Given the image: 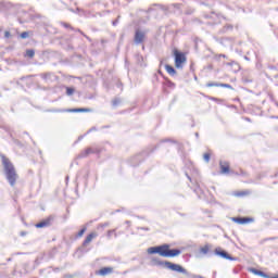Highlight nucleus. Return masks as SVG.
Segmentation results:
<instances>
[{"mask_svg": "<svg viewBox=\"0 0 278 278\" xmlns=\"http://www.w3.org/2000/svg\"><path fill=\"white\" fill-rule=\"evenodd\" d=\"M85 36V38H87L88 39V36L87 35H84Z\"/></svg>", "mask_w": 278, "mask_h": 278, "instance_id": "c03bdc74", "label": "nucleus"}, {"mask_svg": "<svg viewBox=\"0 0 278 278\" xmlns=\"http://www.w3.org/2000/svg\"><path fill=\"white\" fill-rule=\"evenodd\" d=\"M0 157L2 160V166L7 181L10 184L12 188H14V186H16V181L18 180L16 167H14V164L12 163V161H10V159L7 157L5 154H1Z\"/></svg>", "mask_w": 278, "mask_h": 278, "instance_id": "f257e3e1", "label": "nucleus"}, {"mask_svg": "<svg viewBox=\"0 0 278 278\" xmlns=\"http://www.w3.org/2000/svg\"><path fill=\"white\" fill-rule=\"evenodd\" d=\"M85 36V38H87L88 39V36L87 35H84Z\"/></svg>", "mask_w": 278, "mask_h": 278, "instance_id": "49530a36", "label": "nucleus"}, {"mask_svg": "<svg viewBox=\"0 0 278 278\" xmlns=\"http://www.w3.org/2000/svg\"><path fill=\"white\" fill-rule=\"evenodd\" d=\"M244 60H249V56H244Z\"/></svg>", "mask_w": 278, "mask_h": 278, "instance_id": "a19ab883", "label": "nucleus"}, {"mask_svg": "<svg viewBox=\"0 0 278 278\" xmlns=\"http://www.w3.org/2000/svg\"><path fill=\"white\" fill-rule=\"evenodd\" d=\"M26 55H27V58H34V55H36V51L29 49L26 51Z\"/></svg>", "mask_w": 278, "mask_h": 278, "instance_id": "4be33fe9", "label": "nucleus"}, {"mask_svg": "<svg viewBox=\"0 0 278 278\" xmlns=\"http://www.w3.org/2000/svg\"><path fill=\"white\" fill-rule=\"evenodd\" d=\"M195 137L199 138V132H195Z\"/></svg>", "mask_w": 278, "mask_h": 278, "instance_id": "4c0bfd02", "label": "nucleus"}, {"mask_svg": "<svg viewBox=\"0 0 278 278\" xmlns=\"http://www.w3.org/2000/svg\"><path fill=\"white\" fill-rule=\"evenodd\" d=\"M237 197H244V193L239 192V193H237Z\"/></svg>", "mask_w": 278, "mask_h": 278, "instance_id": "473e14b6", "label": "nucleus"}, {"mask_svg": "<svg viewBox=\"0 0 278 278\" xmlns=\"http://www.w3.org/2000/svg\"><path fill=\"white\" fill-rule=\"evenodd\" d=\"M90 153H94V151L91 150V148H87L84 152L80 153V157H88Z\"/></svg>", "mask_w": 278, "mask_h": 278, "instance_id": "2eb2a0df", "label": "nucleus"}, {"mask_svg": "<svg viewBox=\"0 0 278 278\" xmlns=\"http://www.w3.org/2000/svg\"><path fill=\"white\" fill-rule=\"evenodd\" d=\"M215 255L223 257V260H229L230 262H236V257L230 256L229 253H227V251H225L220 248L215 249Z\"/></svg>", "mask_w": 278, "mask_h": 278, "instance_id": "20e7f679", "label": "nucleus"}, {"mask_svg": "<svg viewBox=\"0 0 278 278\" xmlns=\"http://www.w3.org/2000/svg\"><path fill=\"white\" fill-rule=\"evenodd\" d=\"M104 227H110V222H106V223H104V224H100V225L98 226V229H104Z\"/></svg>", "mask_w": 278, "mask_h": 278, "instance_id": "b1692460", "label": "nucleus"}, {"mask_svg": "<svg viewBox=\"0 0 278 278\" xmlns=\"http://www.w3.org/2000/svg\"><path fill=\"white\" fill-rule=\"evenodd\" d=\"M206 88H220V83H207Z\"/></svg>", "mask_w": 278, "mask_h": 278, "instance_id": "f3484780", "label": "nucleus"}, {"mask_svg": "<svg viewBox=\"0 0 278 278\" xmlns=\"http://www.w3.org/2000/svg\"><path fill=\"white\" fill-rule=\"evenodd\" d=\"M94 238H97V233L96 232H91L89 233L86 239L83 242V247H88V244H90L92 242V240H94Z\"/></svg>", "mask_w": 278, "mask_h": 278, "instance_id": "1a4fd4ad", "label": "nucleus"}, {"mask_svg": "<svg viewBox=\"0 0 278 278\" xmlns=\"http://www.w3.org/2000/svg\"><path fill=\"white\" fill-rule=\"evenodd\" d=\"M188 179L191 181L192 178H190V176H188Z\"/></svg>", "mask_w": 278, "mask_h": 278, "instance_id": "79ce46f5", "label": "nucleus"}, {"mask_svg": "<svg viewBox=\"0 0 278 278\" xmlns=\"http://www.w3.org/2000/svg\"><path fill=\"white\" fill-rule=\"evenodd\" d=\"M219 88H230V90L233 89V87H231V85H229V84H223V83H220Z\"/></svg>", "mask_w": 278, "mask_h": 278, "instance_id": "393cba45", "label": "nucleus"}, {"mask_svg": "<svg viewBox=\"0 0 278 278\" xmlns=\"http://www.w3.org/2000/svg\"><path fill=\"white\" fill-rule=\"evenodd\" d=\"M148 253L150 255H155L157 253L161 257H177L178 255H181V250L170 249L169 244H163L149 248Z\"/></svg>", "mask_w": 278, "mask_h": 278, "instance_id": "f03ea898", "label": "nucleus"}, {"mask_svg": "<svg viewBox=\"0 0 278 278\" xmlns=\"http://www.w3.org/2000/svg\"><path fill=\"white\" fill-rule=\"evenodd\" d=\"M233 223H238V225H247V223H251V218L249 217H232Z\"/></svg>", "mask_w": 278, "mask_h": 278, "instance_id": "6e6552de", "label": "nucleus"}, {"mask_svg": "<svg viewBox=\"0 0 278 278\" xmlns=\"http://www.w3.org/2000/svg\"><path fill=\"white\" fill-rule=\"evenodd\" d=\"M85 36V38H87L88 39V36L87 35H84Z\"/></svg>", "mask_w": 278, "mask_h": 278, "instance_id": "37998d69", "label": "nucleus"}, {"mask_svg": "<svg viewBox=\"0 0 278 278\" xmlns=\"http://www.w3.org/2000/svg\"><path fill=\"white\" fill-rule=\"evenodd\" d=\"M84 233H86V227L81 228L79 231H78V238H81V236H84Z\"/></svg>", "mask_w": 278, "mask_h": 278, "instance_id": "a878e982", "label": "nucleus"}, {"mask_svg": "<svg viewBox=\"0 0 278 278\" xmlns=\"http://www.w3.org/2000/svg\"><path fill=\"white\" fill-rule=\"evenodd\" d=\"M22 236H25V232H22Z\"/></svg>", "mask_w": 278, "mask_h": 278, "instance_id": "09e8293b", "label": "nucleus"}, {"mask_svg": "<svg viewBox=\"0 0 278 278\" xmlns=\"http://www.w3.org/2000/svg\"><path fill=\"white\" fill-rule=\"evenodd\" d=\"M139 229H142L143 231H150L149 227H140Z\"/></svg>", "mask_w": 278, "mask_h": 278, "instance_id": "7c9ffc66", "label": "nucleus"}, {"mask_svg": "<svg viewBox=\"0 0 278 278\" xmlns=\"http://www.w3.org/2000/svg\"><path fill=\"white\" fill-rule=\"evenodd\" d=\"M66 94L67 97L75 94V89L73 87H66Z\"/></svg>", "mask_w": 278, "mask_h": 278, "instance_id": "a211bd4d", "label": "nucleus"}, {"mask_svg": "<svg viewBox=\"0 0 278 278\" xmlns=\"http://www.w3.org/2000/svg\"><path fill=\"white\" fill-rule=\"evenodd\" d=\"M203 159H204V162H206V164L210 163V153H205L203 155Z\"/></svg>", "mask_w": 278, "mask_h": 278, "instance_id": "bb28decb", "label": "nucleus"}, {"mask_svg": "<svg viewBox=\"0 0 278 278\" xmlns=\"http://www.w3.org/2000/svg\"><path fill=\"white\" fill-rule=\"evenodd\" d=\"M113 108H117V105H121V98H115L112 101Z\"/></svg>", "mask_w": 278, "mask_h": 278, "instance_id": "aec40b11", "label": "nucleus"}, {"mask_svg": "<svg viewBox=\"0 0 278 278\" xmlns=\"http://www.w3.org/2000/svg\"><path fill=\"white\" fill-rule=\"evenodd\" d=\"M85 36V38H87L88 39V36L87 35H84Z\"/></svg>", "mask_w": 278, "mask_h": 278, "instance_id": "a18cd8bd", "label": "nucleus"}, {"mask_svg": "<svg viewBox=\"0 0 278 278\" xmlns=\"http://www.w3.org/2000/svg\"><path fill=\"white\" fill-rule=\"evenodd\" d=\"M219 166L222 175H227V173H229V163L220 161Z\"/></svg>", "mask_w": 278, "mask_h": 278, "instance_id": "9d476101", "label": "nucleus"}, {"mask_svg": "<svg viewBox=\"0 0 278 278\" xmlns=\"http://www.w3.org/2000/svg\"><path fill=\"white\" fill-rule=\"evenodd\" d=\"M10 36H11V34H10V31H4V38H10Z\"/></svg>", "mask_w": 278, "mask_h": 278, "instance_id": "c756f323", "label": "nucleus"}, {"mask_svg": "<svg viewBox=\"0 0 278 278\" xmlns=\"http://www.w3.org/2000/svg\"><path fill=\"white\" fill-rule=\"evenodd\" d=\"M269 278H278V276H273V277L269 276Z\"/></svg>", "mask_w": 278, "mask_h": 278, "instance_id": "58836bf2", "label": "nucleus"}, {"mask_svg": "<svg viewBox=\"0 0 278 278\" xmlns=\"http://www.w3.org/2000/svg\"><path fill=\"white\" fill-rule=\"evenodd\" d=\"M112 273H114V267H103L97 271V275H100V277H106V275H112Z\"/></svg>", "mask_w": 278, "mask_h": 278, "instance_id": "423d86ee", "label": "nucleus"}, {"mask_svg": "<svg viewBox=\"0 0 278 278\" xmlns=\"http://www.w3.org/2000/svg\"><path fill=\"white\" fill-rule=\"evenodd\" d=\"M250 273H253V275H257L258 277H263V278H270V276H268V274L256 269V268H250Z\"/></svg>", "mask_w": 278, "mask_h": 278, "instance_id": "9b49d317", "label": "nucleus"}, {"mask_svg": "<svg viewBox=\"0 0 278 278\" xmlns=\"http://www.w3.org/2000/svg\"><path fill=\"white\" fill-rule=\"evenodd\" d=\"M52 220H53V217L50 216V217H48V218H46V219H43V220L37 223V224L35 225V227H37V229H42V228H45V227H50Z\"/></svg>", "mask_w": 278, "mask_h": 278, "instance_id": "39448f33", "label": "nucleus"}, {"mask_svg": "<svg viewBox=\"0 0 278 278\" xmlns=\"http://www.w3.org/2000/svg\"><path fill=\"white\" fill-rule=\"evenodd\" d=\"M20 38H22L23 40H25V38H29V33H28V31H23V33L20 35Z\"/></svg>", "mask_w": 278, "mask_h": 278, "instance_id": "5701e85b", "label": "nucleus"}, {"mask_svg": "<svg viewBox=\"0 0 278 278\" xmlns=\"http://www.w3.org/2000/svg\"><path fill=\"white\" fill-rule=\"evenodd\" d=\"M77 31H79V34H84L80 29H78Z\"/></svg>", "mask_w": 278, "mask_h": 278, "instance_id": "ea45409f", "label": "nucleus"}, {"mask_svg": "<svg viewBox=\"0 0 278 278\" xmlns=\"http://www.w3.org/2000/svg\"><path fill=\"white\" fill-rule=\"evenodd\" d=\"M136 60H137L138 64H140V66H142V62H144V58L140 54H137Z\"/></svg>", "mask_w": 278, "mask_h": 278, "instance_id": "412c9836", "label": "nucleus"}, {"mask_svg": "<svg viewBox=\"0 0 278 278\" xmlns=\"http://www.w3.org/2000/svg\"><path fill=\"white\" fill-rule=\"evenodd\" d=\"M162 64H164V62H163V61H161V65H162Z\"/></svg>", "mask_w": 278, "mask_h": 278, "instance_id": "de8ad7c7", "label": "nucleus"}, {"mask_svg": "<svg viewBox=\"0 0 278 278\" xmlns=\"http://www.w3.org/2000/svg\"><path fill=\"white\" fill-rule=\"evenodd\" d=\"M232 30H233V25L227 24L223 27V29L220 31H222V34H227V31H232Z\"/></svg>", "mask_w": 278, "mask_h": 278, "instance_id": "4468645a", "label": "nucleus"}, {"mask_svg": "<svg viewBox=\"0 0 278 278\" xmlns=\"http://www.w3.org/2000/svg\"><path fill=\"white\" fill-rule=\"evenodd\" d=\"M68 112L81 113V112H92V110L86 109V108H80V109H71V110H68Z\"/></svg>", "mask_w": 278, "mask_h": 278, "instance_id": "ddd939ff", "label": "nucleus"}, {"mask_svg": "<svg viewBox=\"0 0 278 278\" xmlns=\"http://www.w3.org/2000/svg\"><path fill=\"white\" fill-rule=\"evenodd\" d=\"M165 71L168 73V75H170L172 77H175V75H177V71L175 70V67L165 64Z\"/></svg>", "mask_w": 278, "mask_h": 278, "instance_id": "f8f14e48", "label": "nucleus"}, {"mask_svg": "<svg viewBox=\"0 0 278 278\" xmlns=\"http://www.w3.org/2000/svg\"><path fill=\"white\" fill-rule=\"evenodd\" d=\"M116 25H118V18L113 21V26L116 27Z\"/></svg>", "mask_w": 278, "mask_h": 278, "instance_id": "2f4dec72", "label": "nucleus"}, {"mask_svg": "<svg viewBox=\"0 0 278 278\" xmlns=\"http://www.w3.org/2000/svg\"><path fill=\"white\" fill-rule=\"evenodd\" d=\"M174 59L176 68H184V64L187 62L186 54L184 52H179V50H174Z\"/></svg>", "mask_w": 278, "mask_h": 278, "instance_id": "7ed1b4c3", "label": "nucleus"}, {"mask_svg": "<svg viewBox=\"0 0 278 278\" xmlns=\"http://www.w3.org/2000/svg\"><path fill=\"white\" fill-rule=\"evenodd\" d=\"M200 253H202V255H207V253H210V244H205L204 247H202L200 249Z\"/></svg>", "mask_w": 278, "mask_h": 278, "instance_id": "dca6fc26", "label": "nucleus"}, {"mask_svg": "<svg viewBox=\"0 0 278 278\" xmlns=\"http://www.w3.org/2000/svg\"><path fill=\"white\" fill-rule=\"evenodd\" d=\"M115 232H116V229L109 230L108 231V238H112V233H115Z\"/></svg>", "mask_w": 278, "mask_h": 278, "instance_id": "cd10ccee", "label": "nucleus"}, {"mask_svg": "<svg viewBox=\"0 0 278 278\" xmlns=\"http://www.w3.org/2000/svg\"><path fill=\"white\" fill-rule=\"evenodd\" d=\"M208 68L212 71L213 66H212V65H208Z\"/></svg>", "mask_w": 278, "mask_h": 278, "instance_id": "e433bc0d", "label": "nucleus"}, {"mask_svg": "<svg viewBox=\"0 0 278 278\" xmlns=\"http://www.w3.org/2000/svg\"><path fill=\"white\" fill-rule=\"evenodd\" d=\"M7 262H12V258L11 257L7 258Z\"/></svg>", "mask_w": 278, "mask_h": 278, "instance_id": "72a5a7b5", "label": "nucleus"}, {"mask_svg": "<svg viewBox=\"0 0 278 278\" xmlns=\"http://www.w3.org/2000/svg\"><path fill=\"white\" fill-rule=\"evenodd\" d=\"M142 42H144V33L136 30L135 45H142Z\"/></svg>", "mask_w": 278, "mask_h": 278, "instance_id": "0eeeda50", "label": "nucleus"}, {"mask_svg": "<svg viewBox=\"0 0 278 278\" xmlns=\"http://www.w3.org/2000/svg\"><path fill=\"white\" fill-rule=\"evenodd\" d=\"M53 74L51 73H46V74H41V78L45 79L46 81H49V79H51Z\"/></svg>", "mask_w": 278, "mask_h": 278, "instance_id": "6ab92c4d", "label": "nucleus"}, {"mask_svg": "<svg viewBox=\"0 0 278 278\" xmlns=\"http://www.w3.org/2000/svg\"><path fill=\"white\" fill-rule=\"evenodd\" d=\"M62 25H63V27H65L66 29H73V27H71V25L70 24H66V23H62Z\"/></svg>", "mask_w": 278, "mask_h": 278, "instance_id": "c85d7f7f", "label": "nucleus"}, {"mask_svg": "<svg viewBox=\"0 0 278 278\" xmlns=\"http://www.w3.org/2000/svg\"><path fill=\"white\" fill-rule=\"evenodd\" d=\"M97 128H91L89 131H94Z\"/></svg>", "mask_w": 278, "mask_h": 278, "instance_id": "c9c22d12", "label": "nucleus"}, {"mask_svg": "<svg viewBox=\"0 0 278 278\" xmlns=\"http://www.w3.org/2000/svg\"><path fill=\"white\" fill-rule=\"evenodd\" d=\"M219 58H226V55L225 54H220Z\"/></svg>", "mask_w": 278, "mask_h": 278, "instance_id": "f704fd0d", "label": "nucleus"}]
</instances>
